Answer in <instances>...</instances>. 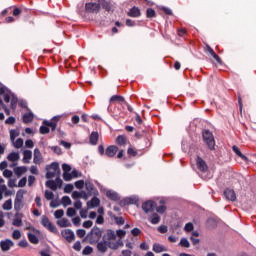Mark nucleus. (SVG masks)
Returning <instances> with one entry per match:
<instances>
[{
	"instance_id": "14",
	"label": "nucleus",
	"mask_w": 256,
	"mask_h": 256,
	"mask_svg": "<svg viewBox=\"0 0 256 256\" xmlns=\"http://www.w3.org/2000/svg\"><path fill=\"white\" fill-rule=\"evenodd\" d=\"M0 95L3 97L5 103L11 101V91L7 90L6 87H0Z\"/></svg>"
},
{
	"instance_id": "4",
	"label": "nucleus",
	"mask_w": 256,
	"mask_h": 256,
	"mask_svg": "<svg viewBox=\"0 0 256 256\" xmlns=\"http://www.w3.org/2000/svg\"><path fill=\"white\" fill-rule=\"evenodd\" d=\"M101 237H103V232L97 227L93 228L88 235V239L91 245H93V243H99Z\"/></svg>"
},
{
	"instance_id": "46",
	"label": "nucleus",
	"mask_w": 256,
	"mask_h": 256,
	"mask_svg": "<svg viewBox=\"0 0 256 256\" xmlns=\"http://www.w3.org/2000/svg\"><path fill=\"white\" fill-rule=\"evenodd\" d=\"M191 244H189V240H187V238H182L180 240V246L181 247H186L189 248Z\"/></svg>"
},
{
	"instance_id": "39",
	"label": "nucleus",
	"mask_w": 256,
	"mask_h": 256,
	"mask_svg": "<svg viewBox=\"0 0 256 256\" xmlns=\"http://www.w3.org/2000/svg\"><path fill=\"white\" fill-rule=\"evenodd\" d=\"M58 225L60 227H71V222H69V220H67L66 218H63L58 222Z\"/></svg>"
},
{
	"instance_id": "17",
	"label": "nucleus",
	"mask_w": 256,
	"mask_h": 256,
	"mask_svg": "<svg viewBox=\"0 0 256 256\" xmlns=\"http://www.w3.org/2000/svg\"><path fill=\"white\" fill-rule=\"evenodd\" d=\"M33 163H35V165H41V163H43V155H41V151H39L38 148L34 150Z\"/></svg>"
},
{
	"instance_id": "31",
	"label": "nucleus",
	"mask_w": 256,
	"mask_h": 256,
	"mask_svg": "<svg viewBox=\"0 0 256 256\" xmlns=\"http://www.w3.org/2000/svg\"><path fill=\"white\" fill-rule=\"evenodd\" d=\"M12 10V15L13 17H19V15H21V13H23L24 11H27V9L25 8H17V7H11Z\"/></svg>"
},
{
	"instance_id": "11",
	"label": "nucleus",
	"mask_w": 256,
	"mask_h": 256,
	"mask_svg": "<svg viewBox=\"0 0 256 256\" xmlns=\"http://www.w3.org/2000/svg\"><path fill=\"white\" fill-rule=\"evenodd\" d=\"M61 235L64 239H66V241H68V243L75 240V233L72 232L71 229L62 230Z\"/></svg>"
},
{
	"instance_id": "50",
	"label": "nucleus",
	"mask_w": 256,
	"mask_h": 256,
	"mask_svg": "<svg viewBox=\"0 0 256 256\" xmlns=\"http://www.w3.org/2000/svg\"><path fill=\"white\" fill-rule=\"evenodd\" d=\"M194 227H193V223L189 222L185 225L184 230L187 233H191V231H193Z\"/></svg>"
},
{
	"instance_id": "24",
	"label": "nucleus",
	"mask_w": 256,
	"mask_h": 256,
	"mask_svg": "<svg viewBox=\"0 0 256 256\" xmlns=\"http://www.w3.org/2000/svg\"><path fill=\"white\" fill-rule=\"evenodd\" d=\"M33 157V152L31 150H24L23 152V163H29Z\"/></svg>"
},
{
	"instance_id": "23",
	"label": "nucleus",
	"mask_w": 256,
	"mask_h": 256,
	"mask_svg": "<svg viewBox=\"0 0 256 256\" xmlns=\"http://www.w3.org/2000/svg\"><path fill=\"white\" fill-rule=\"evenodd\" d=\"M90 145H97V143L99 142V132H92L90 134Z\"/></svg>"
},
{
	"instance_id": "63",
	"label": "nucleus",
	"mask_w": 256,
	"mask_h": 256,
	"mask_svg": "<svg viewBox=\"0 0 256 256\" xmlns=\"http://www.w3.org/2000/svg\"><path fill=\"white\" fill-rule=\"evenodd\" d=\"M25 185H27V178L24 177L19 180L18 187H25Z\"/></svg>"
},
{
	"instance_id": "49",
	"label": "nucleus",
	"mask_w": 256,
	"mask_h": 256,
	"mask_svg": "<svg viewBox=\"0 0 256 256\" xmlns=\"http://www.w3.org/2000/svg\"><path fill=\"white\" fill-rule=\"evenodd\" d=\"M12 239H15V240L21 239V231L14 230L12 233Z\"/></svg>"
},
{
	"instance_id": "3",
	"label": "nucleus",
	"mask_w": 256,
	"mask_h": 256,
	"mask_svg": "<svg viewBox=\"0 0 256 256\" xmlns=\"http://www.w3.org/2000/svg\"><path fill=\"white\" fill-rule=\"evenodd\" d=\"M202 137H203V141L207 145L208 149H210V151H214L215 150V137L213 136V133H211V131H209V130H203Z\"/></svg>"
},
{
	"instance_id": "9",
	"label": "nucleus",
	"mask_w": 256,
	"mask_h": 256,
	"mask_svg": "<svg viewBox=\"0 0 256 256\" xmlns=\"http://www.w3.org/2000/svg\"><path fill=\"white\" fill-rule=\"evenodd\" d=\"M155 207H157V203L153 200H148L142 204L144 213H153V211H155Z\"/></svg>"
},
{
	"instance_id": "44",
	"label": "nucleus",
	"mask_w": 256,
	"mask_h": 256,
	"mask_svg": "<svg viewBox=\"0 0 256 256\" xmlns=\"http://www.w3.org/2000/svg\"><path fill=\"white\" fill-rule=\"evenodd\" d=\"M62 205L67 207V205H71V198L69 196H64L62 198Z\"/></svg>"
},
{
	"instance_id": "22",
	"label": "nucleus",
	"mask_w": 256,
	"mask_h": 256,
	"mask_svg": "<svg viewBox=\"0 0 256 256\" xmlns=\"http://www.w3.org/2000/svg\"><path fill=\"white\" fill-rule=\"evenodd\" d=\"M106 197H108V199H111V201H119L121 198L119 197V194H117V192L108 190L106 192Z\"/></svg>"
},
{
	"instance_id": "58",
	"label": "nucleus",
	"mask_w": 256,
	"mask_h": 256,
	"mask_svg": "<svg viewBox=\"0 0 256 256\" xmlns=\"http://www.w3.org/2000/svg\"><path fill=\"white\" fill-rule=\"evenodd\" d=\"M3 175L9 179L10 177H13V171L11 170H8V169H5L4 172H3Z\"/></svg>"
},
{
	"instance_id": "53",
	"label": "nucleus",
	"mask_w": 256,
	"mask_h": 256,
	"mask_svg": "<svg viewBox=\"0 0 256 256\" xmlns=\"http://www.w3.org/2000/svg\"><path fill=\"white\" fill-rule=\"evenodd\" d=\"M116 235L120 238V239H123V237H125V235H127V232L125 230H117L116 231Z\"/></svg>"
},
{
	"instance_id": "25",
	"label": "nucleus",
	"mask_w": 256,
	"mask_h": 256,
	"mask_svg": "<svg viewBox=\"0 0 256 256\" xmlns=\"http://www.w3.org/2000/svg\"><path fill=\"white\" fill-rule=\"evenodd\" d=\"M8 161H10L11 163H15V161H19L20 156H19V152H11L8 156H7Z\"/></svg>"
},
{
	"instance_id": "20",
	"label": "nucleus",
	"mask_w": 256,
	"mask_h": 256,
	"mask_svg": "<svg viewBox=\"0 0 256 256\" xmlns=\"http://www.w3.org/2000/svg\"><path fill=\"white\" fill-rule=\"evenodd\" d=\"M22 217H23V214L16 213L15 218L13 219L12 225H14V227H21V225H23Z\"/></svg>"
},
{
	"instance_id": "13",
	"label": "nucleus",
	"mask_w": 256,
	"mask_h": 256,
	"mask_svg": "<svg viewBox=\"0 0 256 256\" xmlns=\"http://www.w3.org/2000/svg\"><path fill=\"white\" fill-rule=\"evenodd\" d=\"M14 245L15 243H13L11 239L2 240L0 242V248L2 251H9V249H11V247H13Z\"/></svg>"
},
{
	"instance_id": "2",
	"label": "nucleus",
	"mask_w": 256,
	"mask_h": 256,
	"mask_svg": "<svg viewBox=\"0 0 256 256\" xmlns=\"http://www.w3.org/2000/svg\"><path fill=\"white\" fill-rule=\"evenodd\" d=\"M61 119L60 116H54L51 121L44 120L43 126L40 127V133L41 135H47L49 133V127L51 131H55L57 129V123H59V120Z\"/></svg>"
},
{
	"instance_id": "40",
	"label": "nucleus",
	"mask_w": 256,
	"mask_h": 256,
	"mask_svg": "<svg viewBox=\"0 0 256 256\" xmlns=\"http://www.w3.org/2000/svg\"><path fill=\"white\" fill-rule=\"evenodd\" d=\"M13 145L16 149H21L23 147V139L18 138L16 141L14 140Z\"/></svg>"
},
{
	"instance_id": "42",
	"label": "nucleus",
	"mask_w": 256,
	"mask_h": 256,
	"mask_svg": "<svg viewBox=\"0 0 256 256\" xmlns=\"http://www.w3.org/2000/svg\"><path fill=\"white\" fill-rule=\"evenodd\" d=\"M55 198V194H53V192L46 190L45 191V199H47V201H51Z\"/></svg>"
},
{
	"instance_id": "36",
	"label": "nucleus",
	"mask_w": 256,
	"mask_h": 256,
	"mask_svg": "<svg viewBox=\"0 0 256 256\" xmlns=\"http://www.w3.org/2000/svg\"><path fill=\"white\" fill-rule=\"evenodd\" d=\"M146 17L148 19H153V17H157V13L155 12V10L153 8H148L146 11Z\"/></svg>"
},
{
	"instance_id": "7",
	"label": "nucleus",
	"mask_w": 256,
	"mask_h": 256,
	"mask_svg": "<svg viewBox=\"0 0 256 256\" xmlns=\"http://www.w3.org/2000/svg\"><path fill=\"white\" fill-rule=\"evenodd\" d=\"M23 209V192L18 191L14 200V211L19 213Z\"/></svg>"
},
{
	"instance_id": "59",
	"label": "nucleus",
	"mask_w": 256,
	"mask_h": 256,
	"mask_svg": "<svg viewBox=\"0 0 256 256\" xmlns=\"http://www.w3.org/2000/svg\"><path fill=\"white\" fill-rule=\"evenodd\" d=\"M76 233H77V237H79L80 239H83V237H85V235H86V232L83 229L77 230Z\"/></svg>"
},
{
	"instance_id": "56",
	"label": "nucleus",
	"mask_w": 256,
	"mask_h": 256,
	"mask_svg": "<svg viewBox=\"0 0 256 256\" xmlns=\"http://www.w3.org/2000/svg\"><path fill=\"white\" fill-rule=\"evenodd\" d=\"M116 225H125V219L123 217H115Z\"/></svg>"
},
{
	"instance_id": "15",
	"label": "nucleus",
	"mask_w": 256,
	"mask_h": 256,
	"mask_svg": "<svg viewBox=\"0 0 256 256\" xmlns=\"http://www.w3.org/2000/svg\"><path fill=\"white\" fill-rule=\"evenodd\" d=\"M117 151H119V147L115 145L108 146L105 150V156L111 158L114 155H117Z\"/></svg>"
},
{
	"instance_id": "64",
	"label": "nucleus",
	"mask_w": 256,
	"mask_h": 256,
	"mask_svg": "<svg viewBox=\"0 0 256 256\" xmlns=\"http://www.w3.org/2000/svg\"><path fill=\"white\" fill-rule=\"evenodd\" d=\"M159 233H167L168 229L166 225H161L158 227Z\"/></svg>"
},
{
	"instance_id": "18",
	"label": "nucleus",
	"mask_w": 256,
	"mask_h": 256,
	"mask_svg": "<svg viewBox=\"0 0 256 256\" xmlns=\"http://www.w3.org/2000/svg\"><path fill=\"white\" fill-rule=\"evenodd\" d=\"M127 15L128 17H133V18L141 17V10L139 9V7L134 6L129 10Z\"/></svg>"
},
{
	"instance_id": "26",
	"label": "nucleus",
	"mask_w": 256,
	"mask_h": 256,
	"mask_svg": "<svg viewBox=\"0 0 256 256\" xmlns=\"http://www.w3.org/2000/svg\"><path fill=\"white\" fill-rule=\"evenodd\" d=\"M152 250L154 253H163V251H167V248L159 243H155Z\"/></svg>"
},
{
	"instance_id": "30",
	"label": "nucleus",
	"mask_w": 256,
	"mask_h": 256,
	"mask_svg": "<svg viewBox=\"0 0 256 256\" xmlns=\"http://www.w3.org/2000/svg\"><path fill=\"white\" fill-rule=\"evenodd\" d=\"M3 183H5V180H3V178H0V201L3 200V193L7 191V185Z\"/></svg>"
},
{
	"instance_id": "61",
	"label": "nucleus",
	"mask_w": 256,
	"mask_h": 256,
	"mask_svg": "<svg viewBox=\"0 0 256 256\" xmlns=\"http://www.w3.org/2000/svg\"><path fill=\"white\" fill-rule=\"evenodd\" d=\"M73 250L74 251H81V242L80 241H77V242L74 243Z\"/></svg>"
},
{
	"instance_id": "41",
	"label": "nucleus",
	"mask_w": 256,
	"mask_h": 256,
	"mask_svg": "<svg viewBox=\"0 0 256 256\" xmlns=\"http://www.w3.org/2000/svg\"><path fill=\"white\" fill-rule=\"evenodd\" d=\"M67 217H75V215H77V211L75 210V208H68L67 212H66Z\"/></svg>"
},
{
	"instance_id": "48",
	"label": "nucleus",
	"mask_w": 256,
	"mask_h": 256,
	"mask_svg": "<svg viewBox=\"0 0 256 256\" xmlns=\"http://www.w3.org/2000/svg\"><path fill=\"white\" fill-rule=\"evenodd\" d=\"M155 209H156L157 213L163 214V213H165V211H167V206L160 205L158 207L156 206Z\"/></svg>"
},
{
	"instance_id": "10",
	"label": "nucleus",
	"mask_w": 256,
	"mask_h": 256,
	"mask_svg": "<svg viewBox=\"0 0 256 256\" xmlns=\"http://www.w3.org/2000/svg\"><path fill=\"white\" fill-rule=\"evenodd\" d=\"M196 167L202 173H207V171H209V166H207V162H205V160H203V158L199 156L196 159Z\"/></svg>"
},
{
	"instance_id": "29",
	"label": "nucleus",
	"mask_w": 256,
	"mask_h": 256,
	"mask_svg": "<svg viewBox=\"0 0 256 256\" xmlns=\"http://www.w3.org/2000/svg\"><path fill=\"white\" fill-rule=\"evenodd\" d=\"M150 223H152V225H158V223H160L161 221V216H159V214L157 213H153L152 216L149 218Z\"/></svg>"
},
{
	"instance_id": "60",
	"label": "nucleus",
	"mask_w": 256,
	"mask_h": 256,
	"mask_svg": "<svg viewBox=\"0 0 256 256\" xmlns=\"http://www.w3.org/2000/svg\"><path fill=\"white\" fill-rule=\"evenodd\" d=\"M17 97L12 96L11 98V109H15V107H17Z\"/></svg>"
},
{
	"instance_id": "57",
	"label": "nucleus",
	"mask_w": 256,
	"mask_h": 256,
	"mask_svg": "<svg viewBox=\"0 0 256 256\" xmlns=\"http://www.w3.org/2000/svg\"><path fill=\"white\" fill-rule=\"evenodd\" d=\"M81 197H83V193L81 192L74 191L72 193V199H81Z\"/></svg>"
},
{
	"instance_id": "27",
	"label": "nucleus",
	"mask_w": 256,
	"mask_h": 256,
	"mask_svg": "<svg viewBox=\"0 0 256 256\" xmlns=\"http://www.w3.org/2000/svg\"><path fill=\"white\" fill-rule=\"evenodd\" d=\"M232 151H234V152L238 155V157L241 158L242 161H249V159L247 158V156H245V155L241 152V150L239 149V147L233 146V147H232Z\"/></svg>"
},
{
	"instance_id": "21",
	"label": "nucleus",
	"mask_w": 256,
	"mask_h": 256,
	"mask_svg": "<svg viewBox=\"0 0 256 256\" xmlns=\"http://www.w3.org/2000/svg\"><path fill=\"white\" fill-rule=\"evenodd\" d=\"M99 205H101V200H99V198L95 196L90 201L87 202V207H89V209L99 207Z\"/></svg>"
},
{
	"instance_id": "51",
	"label": "nucleus",
	"mask_w": 256,
	"mask_h": 256,
	"mask_svg": "<svg viewBox=\"0 0 256 256\" xmlns=\"http://www.w3.org/2000/svg\"><path fill=\"white\" fill-rule=\"evenodd\" d=\"M137 198H133V197H130V198H127L126 199V203L128 205H137Z\"/></svg>"
},
{
	"instance_id": "45",
	"label": "nucleus",
	"mask_w": 256,
	"mask_h": 256,
	"mask_svg": "<svg viewBox=\"0 0 256 256\" xmlns=\"http://www.w3.org/2000/svg\"><path fill=\"white\" fill-rule=\"evenodd\" d=\"M91 253H93V247L91 246H86L82 251L84 255H91Z\"/></svg>"
},
{
	"instance_id": "19",
	"label": "nucleus",
	"mask_w": 256,
	"mask_h": 256,
	"mask_svg": "<svg viewBox=\"0 0 256 256\" xmlns=\"http://www.w3.org/2000/svg\"><path fill=\"white\" fill-rule=\"evenodd\" d=\"M98 3L100 5V9H105L109 13L113 9V5H111V2H107V0H98Z\"/></svg>"
},
{
	"instance_id": "6",
	"label": "nucleus",
	"mask_w": 256,
	"mask_h": 256,
	"mask_svg": "<svg viewBox=\"0 0 256 256\" xmlns=\"http://www.w3.org/2000/svg\"><path fill=\"white\" fill-rule=\"evenodd\" d=\"M86 13L97 14L101 11V4H99V0L97 2H87L85 4Z\"/></svg>"
},
{
	"instance_id": "12",
	"label": "nucleus",
	"mask_w": 256,
	"mask_h": 256,
	"mask_svg": "<svg viewBox=\"0 0 256 256\" xmlns=\"http://www.w3.org/2000/svg\"><path fill=\"white\" fill-rule=\"evenodd\" d=\"M224 196L227 199V201H237V194L233 189H229V188L225 189Z\"/></svg>"
},
{
	"instance_id": "34",
	"label": "nucleus",
	"mask_w": 256,
	"mask_h": 256,
	"mask_svg": "<svg viewBox=\"0 0 256 256\" xmlns=\"http://www.w3.org/2000/svg\"><path fill=\"white\" fill-rule=\"evenodd\" d=\"M46 187H48L52 191H56L57 190V183H55V180H48V181H46Z\"/></svg>"
},
{
	"instance_id": "47",
	"label": "nucleus",
	"mask_w": 256,
	"mask_h": 256,
	"mask_svg": "<svg viewBox=\"0 0 256 256\" xmlns=\"http://www.w3.org/2000/svg\"><path fill=\"white\" fill-rule=\"evenodd\" d=\"M76 189H83L85 187V181L78 180L75 182Z\"/></svg>"
},
{
	"instance_id": "52",
	"label": "nucleus",
	"mask_w": 256,
	"mask_h": 256,
	"mask_svg": "<svg viewBox=\"0 0 256 256\" xmlns=\"http://www.w3.org/2000/svg\"><path fill=\"white\" fill-rule=\"evenodd\" d=\"M63 179H64V181H71V179H73V175H71V173H69V172H64Z\"/></svg>"
},
{
	"instance_id": "37",
	"label": "nucleus",
	"mask_w": 256,
	"mask_h": 256,
	"mask_svg": "<svg viewBox=\"0 0 256 256\" xmlns=\"http://www.w3.org/2000/svg\"><path fill=\"white\" fill-rule=\"evenodd\" d=\"M33 121V113H26L23 115L24 123H31Z\"/></svg>"
},
{
	"instance_id": "33",
	"label": "nucleus",
	"mask_w": 256,
	"mask_h": 256,
	"mask_svg": "<svg viewBox=\"0 0 256 256\" xmlns=\"http://www.w3.org/2000/svg\"><path fill=\"white\" fill-rule=\"evenodd\" d=\"M28 241H30V243L33 245L39 244V238H37L33 233H28Z\"/></svg>"
},
{
	"instance_id": "55",
	"label": "nucleus",
	"mask_w": 256,
	"mask_h": 256,
	"mask_svg": "<svg viewBox=\"0 0 256 256\" xmlns=\"http://www.w3.org/2000/svg\"><path fill=\"white\" fill-rule=\"evenodd\" d=\"M73 189H74L73 184H67L64 187V193H71L73 191Z\"/></svg>"
},
{
	"instance_id": "5",
	"label": "nucleus",
	"mask_w": 256,
	"mask_h": 256,
	"mask_svg": "<svg viewBox=\"0 0 256 256\" xmlns=\"http://www.w3.org/2000/svg\"><path fill=\"white\" fill-rule=\"evenodd\" d=\"M46 179H53L57 174L61 173L59 169V163L53 162L50 166H47Z\"/></svg>"
},
{
	"instance_id": "8",
	"label": "nucleus",
	"mask_w": 256,
	"mask_h": 256,
	"mask_svg": "<svg viewBox=\"0 0 256 256\" xmlns=\"http://www.w3.org/2000/svg\"><path fill=\"white\" fill-rule=\"evenodd\" d=\"M41 224L43 225V227L48 229V231H50L51 233H57V227L53 223H51V221L49 220V217L45 215L42 216Z\"/></svg>"
},
{
	"instance_id": "28",
	"label": "nucleus",
	"mask_w": 256,
	"mask_h": 256,
	"mask_svg": "<svg viewBox=\"0 0 256 256\" xmlns=\"http://www.w3.org/2000/svg\"><path fill=\"white\" fill-rule=\"evenodd\" d=\"M116 143L120 147H123V145H127V137L125 135H119L116 138Z\"/></svg>"
},
{
	"instance_id": "62",
	"label": "nucleus",
	"mask_w": 256,
	"mask_h": 256,
	"mask_svg": "<svg viewBox=\"0 0 256 256\" xmlns=\"http://www.w3.org/2000/svg\"><path fill=\"white\" fill-rule=\"evenodd\" d=\"M127 153L130 155V157H137V152L133 148H128Z\"/></svg>"
},
{
	"instance_id": "16",
	"label": "nucleus",
	"mask_w": 256,
	"mask_h": 256,
	"mask_svg": "<svg viewBox=\"0 0 256 256\" xmlns=\"http://www.w3.org/2000/svg\"><path fill=\"white\" fill-rule=\"evenodd\" d=\"M96 247L99 253H107V249H109V243L106 242L105 240H102L97 243Z\"/></svg>"
},
{
	"instance_id": "32",
	"label": "nucleus",
	"mask_w": 256,
	"mask_h": 256,
	"mask_svg": "<svg viewBox=\"0 0 256 256\" xmlns=\"http://www.w3.org/2000/svg\"><path fill=\"white\" fill-rule=\"evenodd\" d=\"M2 209H4V211H11V209H13V201L11 199L6 200L2 205Z\"/></svg>"
},
{
	"instance_id": "38",
	"label": "nucleus",
	"mask_w": 256,
	"mask_h": 256,
	"mask_svg": "<svg viewBox=\"0 0 256 256\" xmlns=\"http://www.w3.org/2000/svg\"><path fill=\"white\" fill-rule=\"evenodd\" d=\"M17 137H19V131L10 130V140L12 141V143H15V139H17Z\"/></svg>"
},
{
	"instance_id": "43",
	"label": "nucleus",
	"mask_w": 256,
	"mask_h": 256,
	"mask_svg": "<svg viewBox=\"0 0 256 256\" xmlns=\"http://www.w3.org/2000/svg\"><path fill=\"white\" fill-rule=\"evenodd\" d=\"M65 215V211L63 209L56 210L54 213L55 219H61Z\"/></svg>"
},
{
	"instance_id": "1",
	"label": "nucleus",
	"mask_w": 256,
	"mask_h": 256,
	"mask_svg": "<svg viewBox=\"0 0 256 256\" xmlns=\"http://www.w3.org/2000/svg\"><path fill=\"white\" fill-rule=\"evenodd\" d=\"M102 240L108 243L109 249H119V242L116 241L117 234H115V231L111 229L107 230L106 233L103 235Z\"/></svg>"
},
{
	"instance_id": "54",
	"label": "nucleus",
	"mask_w": 256,
	"mask_h": 256,
	"mask_svg": "<svg viewBox=\"0 0 256 256\" xmlns=\"http://www.w3.org/2000/svg\"><path fill=\"white\" fill-rule=\"evenodd\" d=\"M83 227L85 229H91V227H93V221L87 220V221L83 222Z\"/></svg>"
},
{
	"instance_id": "35",
	"label": "nucleus",
	"mask_w": 256,
	"mask_h": 256,
	"mask_svg": "<svg viewBox=\"0 0 256 256\" xmlns=\"http://www.w3.org/2000/svg\"><path fill=\"white\" fill-rule=\"evenodd\" d=\"M111 102H117V103H125V98L123 96L114 95L110 98Z\"/></svg>"
}]
</instances>
